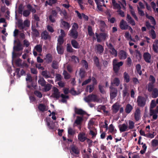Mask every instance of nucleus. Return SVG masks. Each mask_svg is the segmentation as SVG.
Listing matches in <instances>:
<instances>
[{
    "label": "nucleus",
    "mask_w": 158,
    "mask_h": 158,
    "mask_svg": "<svg viewBox=\"0 0 158 158\" xmlns=\"http://www.w3.org/2000/svg\"><path fill=\"white\" fill-rule=\"evenodd\" d=\"M71 44L73 47L75 48L78 49L80 48L78 43L75 40H71Z\"/></svg>",
    "instance_id": "20"
},
{
    "label": "nucleus",
    "mask_w": 158,
    "mask_h": 158,
    "mask_svg": "<svg viewBox=\"0 0 158 158\" xmlns=\"http://www.w3.org/2000/svg\"><path fill=\"white\" fill-rule=\"evenodd\" d=\"M146 99L144 97L139 96L138 97L136 101L138 106L143 107L146 104Z\"/></svg>",
    "instance_id": "4"
},
{
    "label": "nucleus",
    "mask_w": 158,
    "mask_h": 158,
    "mask_svg": "<svg viewBox=\"0 0 158 158\" xmlns=\"http://www.w3.org/2000/svg\"><path fill=\"white\" fill-rule=\"evenodd\" d=\"M52 67L54 69H57L58 68L57 63L56 61L55 60L53 61L52 64Z\"/></svg>",
    "instance_id": "53"
},
{
    "label": "nucleus",
    "mask_w": 158,
    "mask_h": 158,
    "mask_svg": "<svg viewBox=\"0 0 158 158\" xmlns=\"http://www.w3.org/2000/svg\"><path fill=\"white\" fill-rule=\"evenodd\" d=\"M114 126L112 124L110 125L109 128V131L111 133H112V132H115V131H116V130H114Z\"/></svg>",
    "instance_id": "54"
},
{
    "label": "nucleus",
    "mask_w": 158,
    "mask_h": 158,
    "mask_svg": "<svg viewBox=\"0 0 158 158\" xmlns=\"http://www.w3.org/2000/svg\"><path fill=\"white\" fill-rule=\"evenodd\" d=\"M110 98L112 100L117 95L118 90L117 88L112 86L110 87Z\"/></svg>",
    "instance_id": "5"
},
{
    "label": "nucleus",
    "mask_w": 158,
    "mask_h": 158,
    "mask_svg": "<svg viewBox=\"0 0 158 158\" xmlns=\"http://www.w3.org/2000/svg\"><path fill=\"white\" fill-rule=\"evenodd\" d=\"M88 89H89V92L90 93L92 92L94 89V85H88L86 88V89L88 90Z\"/></svg>",
    "instance_id": "50"
},
{
    "label": "nucleus",
    "mask_w": 158,
    "mask_h": 158,
    "mask_svg": "<svg viewBox=\"0 0 158 158\" xmlns=\"http://www.w3.org/2000/svg\"><path fill=\"white\" fill-rule=\"evenodd\" d=\"M118 127L120 132H124L128 130V127L125 123L119 125Z\"/></svg>",
    "instance_id": "13"
},
{
    "label": "nucleus",
    "mask_w": 158,
    "mask_h": 158,
    "mask_svg": "<svg viewBox=\"0 0 158 158\" xmlns=\"http://www.w3.org/2000/svg\"><path fill=\"white\" fill-rule=\"evenodd\" d=\"M30 14V12L29 10H25L23 11V16L24 17H27Z\"/></svg>",
    "instance_id": "56"
},
{
    "label": "nucleus",
    "mask_w": 158,
    "mask_h": 158,
    "mask_svg": "<svg viewBox=\"0 0 158 158\" xmlns=\"http://www.w3.org/2000/svg\"><path fill=\"white\" fill-rule=\"evenodd\" d=\"M119 105H118L116 103H115L113 104L112 106V108L113 113L114 114L116 113L119 110Z\"/></svg>",
    "instance_id": "19"
},
{
    "label": "nucleus",
    "mask_w": 158,
    "mask_h": 158,
    "mask_svg": "<svg viewBox=\"0 0 158 158\" xmlns=\"http://www.w3.org/2000/svg\"><path fill=\"white\" fill-rule=\"evenodd\" d=\"M83 120V117L77 116V117L74 123L77 125H80L81 124Z\"/></svg>",
    "instance_id": "30"
},
{
    "label": "nucleus",
    "mask_w": 158,
    "mask_h": 158,
    "mask_svg": "<svg viewBox=\"0 0 158 158\" xmlns=\"http://www.w3.org/2000/svg\"><path fill=\"white\" fill-rule=\"evenodd\" d=\"M127 65L129 67H130L132 64V60L131 58L130 57H128L127 60Z\"/></svg>",
    "instance_id": "62"
},
{
    "label": "nucleus",
    "mask_w": 158,
    "mask_h": 158,
    "mask_svg": "<svg viewBox=\"0 0 158 158\" xmlns=\"http://www.w3.org/2000/svg\"><path fill=\"white\" fill-rule=\"evenodd\" d=\"M126 22H124L123 20H122L120 23V27L122 30H126L128 28V25L125 24Z\"/></svg>",
    "instance_id": "21"
},
{
    "label": "nucleus",
    "mask_w": 158,
    "mask_h": 158,
    "mask_svg": "<svg viewBox=\"0 0 158 158\" xmlns=\"http://www.w3.org/2000/svg\"><path fill=\"white\" fill-rule=\"evenodd\" d=\"M141 111L139 108H137L134 113V118L135 120L138 121L140 119Z\"/></svg>",
    "instance_id": "8"
},
{
    "label": "nucleus",
    "mask_w": 158,
    "mask_h": 158,
    "mask_svg": "<svg viewBox=\"0 0 158 158\" xmlns=\"http://www.w3.org/2000/svg\"><path fill=\"white\" fill-rule=\"evenodd\" d=\"M124 36L125 38H126L127 40H129L130 39L131 40H132L131 36L130 35L129 32H126Z\"/></svg>",
    "instance_id": "61"
},
{
    "label": "nucleus",
    "mask_w": 158,
    "mask_h": 158,
    "mask_svg": "<svg viewBox=\"0 0 158 158\" xmlns=\"http://www.w3.org/2000/svg\"><path fill=\"white\" fill-rule=\"evenodd\" d=\"M126 20L128 23L132 26L135 25V21L129 14L127 15Z\"/></svg>",
    "instance_id": "14"
},
{
    "label": "nucleus",
    "mask_w": 158,
    "mask_h": 158,
    "mask_svg": "<svg viewBox=\"0 0 158 158\" xmlns=\"http://www.w3.org/2000/svg\"><path fill=\"white\" fill-rule=\"evenodd\" d=\"M152 144L153 147H156L158 145V140L153 139L152 141Z\"/></svg>",
    "instance_id": "59"
},
{
    "label": "nucleus",
    "mask_w": 158,
    "mask_h": 158,
    "mask_svg": "<svg viewBox=\"0 0 158 158\" xmlns=\"http://www.w3.org/2000/svg\"><path fill=\"white\" fill-rule=\"evenodd\" d=\"M57 50L59 54H63L64 53V49L62 45H57Z\"/></svg>",
    "instance_id": "35"
},
{
    "label": "nucleus",
    "mask_w": 158,
    "mask_h": 158,
    "mask_svg": "<svg viewBox=\"0 0 158 158\" xmlns=\"http://www.w3.org/2000/svg\"><path fill=\"white\" fill-rule=\"evenodd\" d=\"M38 108L40 111L44 112L47 110L46 106L42 103L40 104L38 106Z\"/></svg>",
    "instance_id": "26"
},
{
    "label": "nucleus",
    "mask_w": 158,
    "mask_h": 158,
    "mask_svg": "<svg viewBox=\"0 0 158 158\" xmlns=\"http://www.w3.org/2000/svg\"><path fill=\"white\" fill-rule=\"evenodd\" d=\"M41 74L45 78H52L49 73L47 71H44L42 72Z\"/></svg>",
    "instance_id": "29"
},
{
    "label": "nucleus",
    "mask_w": 158,
    "mask_h": 158,
    "mask_svg": "<svg viewBox=\"0 0 158 158\" xmlns=\"http://www.w3.org/2000/svg\"><path fill=\"white\" fill-rule=\"evenodd\" d=\"M124 88L123 91V98L127 96H129V94L128 93L129 87L127 86L126 84H124Z\"/></svg>",
    "instance_id": "15"
},
{
    "label": "nucleus",
    "mask_w": 158,
    "mask_h": 158,
    "mask_svg": "<svg viewBox=\"0 0 158 158\" xmlns=\"http://www.w3.org/2000/svg\"><path fill=\"white\" fill-rule=\"evenodd\" d=\"M93 60L95 65L98 68L100 67V63L98 58L97 56H94L93 57Z\"/></svg>",
    "instance_id": "33"
},
{
    "label": "nucleus",
    "mask_w": 158,
    "mask_h": 158,
    "mask_svg": "<svg viewBox=\"0 0 158 158\" xmlns=\"http://www.w3.org/2000/svg\"><path fill=\"white\" fill-rule=\"evenodd\" d=\"M22 60L20 59H18L15 60V64L19 67L21 66Z\"/></svg>",
    "instance_id": "63"
},
{
    "label": "nucleus",
    "mask_w": 158,
    "mask_h": 158,
    "mask_svg": "<svg viewBox=\"0 0 158 158\" xmlns=\"http://www.w3.org/2000/svg\"><path fill=\"white\" fill-rule=\"evenodd\" d=\"M70 151V152L72 154V153H71V151L76 154H78L80 153V151L78 148L74 145H72L71 146Z\"/></svg>",
    "instance_id": "18"
},
{
    "label": "nucleus",
    "mask_w": 158,
    "mask_h": 158,
    "mask_svg": "<svg viewBox=\"0 0 158 158\" xmlns=\"http://www.w3.org/2000/svg\"><path fill=\"white\" fill-rule=\"evenodd\" d=\"M34 94L39 98L42 97V95L41 93L38 90H35L34 92Z\"/></svg>",
    "instance_id": "51"
},
{
    "label": "nucleus",
    "mask_w": 158,
    "mask_h": 158,
    "mask_svg": "<svg viewBox=\"0 0 158 158\" xmlns=\"http://www.w3.org/2000/svg\"><path fill=\"white\" fill-rule=\"evenodd\" d=\"M23 5L22 4H20L18 7V13L20 14H22L23 11Z\"/></svg>",
    "instance_id": "57"
},
{
    "label": "nucleus",
    "mask_w": 158,
    "mask_h": 158,
    "mask_svg": "<svg viewBox=\"0 0 158 158\" xmlns=\"http://www.w3.org/2000/svg\"><path fill=\"white\" fill-rule=\"evenodd\" d=\"M149 34L152 36L153 39H154L156 38V35L155 31L153 29H152L149 32Z\"/></svg>",
    "instance_id": "45"
},
{
    "label": "nucleus",
    "mask_w": 158,
    "mask_h": 158,
    "mask_svg": "<svg viewBox=\"0 0 158 158\" xmlns=\"http://www.w3.org/2000/svg\"><path fill=\"white\" fill-rule=\"evenodd\" d=\"M51 86L52 85L49 83L46 84L45 86H44V91L45 92L49 91L51 89Z\"/></svg>",
    "instance_id": "41"
},
{
    "label": "nucleus",
    "mask_w": 158,
    "mask_h": 158,
    "mask_svg": "<svg viewBox=\"0 0 158 158\" xmlns=\"http://www.w3.org/2000/svg\"><path fill=\"white\" fill-rule=\"evenodd\" d=\"M109 52L110 54L114 55L115 57H116L117 56V52L114 48L110 49Z\"/></svg>",
    "instance_id": "42"
},
{
    "label": "nucleus",
    "mask_w": 158,
    "mask_h": 158,
    "mask_svg": "<svg viewBox=\"0 0 158 158\" xmlns=\"http://www.w3.org/2000/svg\"><path fill=\"white\" fill-rule=\"evenodd\" d=\"M69 35L72 38L74 39H76L78 37V33L76 30H73V29H71L69 31Z\"/></svg>",
    "instance_id": "11"
},
{
    "label": "nucleus",
    "mask_w": 158,
    "mask_h": 158,
    "mask_svg": "<svg viewBox=\"0 0 158 158\" xmlns=\"http://www.w3.org/2000/svg\"><path fill=\"white\" fill-rule=\"evenodd\" d=\"M63 38L59 36L57 40L58 45H61L63 44L64 42Z\"/></svg>",
    "instance_id": "49"
},
{
    "label": "nucleus",
    "mask_w": 158,
    "mask_h": 158,
    "mask_svg": "<svg viewBox=\"0 0 158 158\" xmlns=\"http://www.w3.org/2000/svg\"><path fill=\"white\" fill-rule=\"evenodd\" d=\"M49 121L50 119H49V120H48L47 118H46V122L47 123V125L49 129L53 130L55 128V126L54 124L53 123V122H52V123L50 124L49 122Z\"/></svg>",
    "instance_id": "28"
},
{
    "label": "nucleus",
    "mask_w": 158,
    "mask_h": 158,
    "mask_svg": "<svg viewBox=\"0 0 158 158\" xmlns=\"http://www.w3.org/2000/svg\"><path fill=\"white\" fill-rule=\"evenodd\" d=\"M118 56L121 60H125L127 57V53L123 50H121L118 53Z\"/></svg>",
    "instance_id": "9"
},
{
    "label": "nucleus",
    "mask_w": 158,
    "mask_h": 158,
    "mask_svg": "<svg viewBox=\"0 0 158 158\" xmlns=\"http://www.w3.org/2000/svg\"><path fill=\"white\" fill-rule=\"evenodd\" d=\"M84 100L86 102L88 103L91 102H98L99 101L97 96L93 94H90L87 96L85 97Z\"/></svg>",
    "instance_id": "1"
},
{
    "label": "nucleus",
    "mask_w": 158,
    "mask_h": 158,
    "mask_svg": "<svg viewBox=\"0 0 158 158\" xmlns=\"http://www.w3.org/2000/svg\"><path fill=\"white\" fill-rule=\"evenodd\" d=\"M152 49L155 52H158V40H155L154 44H153Z\"/></svg>",
    "instance_id": "22"
},
{
    "label": "nucleus",
    "mask_w": 158,
    "mask_h": 158,
    "mask_svg": "<svg viewBox=\"0 0 158 158\" xmlns=\"http://www.w3.org/2000/svg\"><path fill=\"white\" fill-rule=\"evenodd\" d=\"M95 35L98 42H101L102 41H105L108 38V34L105 32L100 33L98 34L97 33H95Z\"/></svg>",
    "instance_id": "3"
},
{
    "label": "nucleus",
    "mask_w": 158,
    "mask_h": 158,
    "mask_svg": "<svg viewBox=\"0 0 158 158\" xmlns=\"http://www.w3.org/2000/svg\"><path fill=\"white\" fill-rule=\"evenodd\" d=\"M129 126L128 127V128L129 129H133L135 127V123H134L131 120H129L128 122Z\"/></svg>",
    "instance_id": "47"
},
{
    "label": "nucleus",
    "mask_w": 158,
    "mask_h": 158,
    "mask_svg": "<svg viewBox=\"0 0 158 158\" xmlns=\"http://www.w3.org/2000/svg\"><path fill=\"white\" fill-rule=\"evenodd\" d=\"M88 32L89 35L90 36H92L94 35V33L93 32L92 27L91 26H88Z\"/></svg>",
    "instance_id": "40"
},
{
    "label": "nucleus",
    "mask_w": 158,
    "mask_h": 158,
    "mask_svg": "<svg viewBox=\"0 0 158 158\" xmlns=\"http://www.w3.org/2000/svg\"><path fill=\"white\" fill-rule=\"evenodd\" d=\"M68 134L70 135H73L75 133V131L70 127L68 128Z\"/></svg>",
    "instance_id": "48"
},
{
    "label": "nucleus",
    "mask_w": 158,
    "mask_h": 158,
    "mask_svg": "<svg viewBox=\"0 0 158 158\" xmlns=\"http://www.w3.org/2000/svg\"><path fill=\"white\" fill-rule=\"evenodd\" d=\"M14 43H16V45L14 46L13 47V49L14 51L18 52L23 50V48L22 47V44L19 40L18 41L15 40Z\"/></svg>",
    "instance_id": "7"
},
{
    "label": "nucleus",
    "mask_w": 158,
    "mask_h": 158,
    "mask_svg": "<svg viewBox=\"0 0 158 158\" xmlns=\"http://www.w3.org/2000/svg\"><path fill=\"white\" fill-rule=\"evenodd\" d=\"M27 8L29 10L30 12H31L33 13H36V11L35 9L33 8L32 6L30 4H28L27 6Z\"/></svg>",
    "instance_id": "38"
},
{
    "label": "nucleus",
    "mask_w": 158,
    "mask_h": 158,
    "mask_svg": "<svg viewBox=\"0 0 158 158\" xmlns=\"http://www.w3.org/2000/svg\"><path fill=\"white\" fill-rule=\"evenodd\" d=\"M119 69L120 68L118 67L115 64L113 65V69L115 73H118L119 70Z\"/></svg>",
    "instance_id": "64"
},
{
    "label": "nucleus",
    "mask_w": 158,
    "mask_h": 158,
    "mask_svg": "<svg viewBox=\"0 0 158 158\" xmlns=\"http://www.w3.org/2000/svg\"><path fill=\"white\" fill-rule=\"evenodd\" d=\"M152 93V97L153 98H156L158 97V89L156 88H154Z\"/></svg>",
    "instance_id": "31"
},
{
    "label": "nucleus",
    "mask_w": 158,
    "mask_h": 158,
    "mask_svg": "<svg viewBox=\"0 0 158 158\" xmlns=\"http://www.w3.org/2000/svg\"><path fill=\"white\" fill-rule=\"evenodd\" d=\"M78 140L81 142H84L87 139V137L85 136V134L84 132L80 133L78 135Z\"/></svg>",
    "instance_id": "10"
},
{
    "label": "nucleus",
    "mask_w": 158,
    "mask_h": 158,
    "mask_svg": "<svg viewBox=\"0 0 158 158\" xmlns=\"http://www.w3.org/2000/svg\"><path fill=\"white\" fill-rule=\"evenodd\" d=\"M52 96L53 98H56L57 99H58L60 96V93H53L52 94Z\"/></svg>",
    "instance_id": "58"
},
{
    "label": "nucleus",
    "mask_w": 158,
    "mask_h": 158,
    "mask_svg": "<svg viewBox=\"0 0 158 158\" xmlns=\"http://www.w3.org/2000/svg\"><path fill=\"white\" fill-rule=\"evenodd\" d=\"M63 74L64 75V78L65 79H69L70 78L69 74L65 70L64 71Z\"/></svg>",
    "instance_id": "55"
},
{
    "label": "nucleus",
    "mask_w": 158,
    "mask_h": 158,
    "mask_svg": "<svg viewBox=\"0 0 158 158\" xmlns=\"http://www.w3.org/2000/svg\"><path fill=\"white\" fill-rule=\"evenodd\" d=\"M61 23L62 25L63 26L65 29L68 30L70 27V24L68 22L63 21V20H61Z\"/></svg>",
    "instance_id": "23"
},
{
    "label": "nucleus",
    "mask_w": 158,
    "mask_h": 158,
    "mask_svg": "<svg viewBox=\"0 0 158 158\" xmlns=\"http://www.w3.org/2000/svg\"><path fill=\"white\" fill-rule=\"evenodd\" d=\"M133 109V107L129 104H127L125 109V112L127 114L130 113Z\"/></svg>",
    "instance_id": "27"
},
{
    "label": "nucleus",
    "mask_w": 158,
    "mask_h": 158,
    "mask_svg": "<svg viewBox=\"0 0 158 158\" xmlns=\"http://www.w3.org/2000/svg\"><path fill=\"white\" fill-rule=\"evenodd\" d=\"M42 38L44 40L51 39V36L49 35L48 32L46 30L44 31L41 34Z\"/></svg>",
    "instance_id": "17"
},
{
    "label": "nucleus",
    "mask_w": 158,
    "mask_h": 158,
    "mask_svg": "<svg viewBox=\"0 0 158 158\" xmlns=\"http://www.w3.org/2000/svg\"><path fill=\"white\" fill-rule=\"evenodd\" d=\"M123 78L124 81H125L126 83H128L130 81V76L129 74L126 72L124 73Z\"/></svg>",
    "instance_id": "34"
},
{
    "label": "nucleus",
    "mask_w": 158,
    "mask_h": 158,
    "mask_svg": "<svg viewBox=\"0 0 158 158\" xmlns=\"http://www.w3.org/2000/svg\"><path fill=\"white\" fill-rule=\"evenodd\" d=\"M136 70L137 73L139 75H141L142 74V72L141 70V66L139 64H137L135 66Z\"/></svg>",
    "instance_id": "36"
},
{
    "label": "nucleus",
    "mask_w": 158,
    "mask_h": 158,
    "mask_svg": "<svg viewBox=\"0 0 158 158\" xmlns=\"http://www.w3.org/2000/svg\"><path fill=\"white\" fill-rule=\"evenodd\" d=\"M104 86L102 85H98V88L100 92L102 94H104L105 93V91L104 89Z\"/></svg>",
    "instance_id": "52"
},
{
    "label": "nucleus",
    "mask_w": 158,
    "mask_h": 158,
    "mask_svg": "<svg viewBox=\"0 0 158 158\" xmlns=\"http://www.w3.org/2000/svg\"><path fill=\"white\" fill-rule=\"evenodd\" d=\"M66 50L67 52H73V49L72 48L70 44H68L67 45Z\"/></svg>",
    "instance_id": "44"
},
{
    "label": "nucleus",
    "mask_w": 158,
    "mask_h": 158,
    "mask_svg": "<svg viewBox=\"0 0 158 158\" xmlns=\"http://www.w3.org/2000/svg\"><path fill=\"white\" fill-rule=\"evenodd\" d=\"M95 49L96 53L100 55H102L104 50L103 47L101 44H97L95 45Z\"/></svg>",
    "instance_id": "6"
},
{
    "label": "nucleus",
    "mask_w": 158,
    "mask_h": 158,
    "mask_svg": "<svg viewBox=\"0 0 158 158\" xmlns=\"http://www.w3.org/2000/svg\"><path fill=\"white\" fill-rule=\"evenodd\" d=\"M38 83L40 85L42 86H45L46 82L44 78L42 77L40 78L38 81Z\"/></svg>",
    "instance_id": "37"
},
{
    "label": "nucleus",
    "mask_w": 158,
    "mask_h": 158,
    "mask_svg": "<svg viewBox=\"0 0 158 158\" xmlns=\"http://www.w3.org/2000/svg\"><path fill=\"white\" fill-rule=\"evenodd\" d=\"M153 84H152L151 83H148V91L149 92L152 91L154 88Z\"/></svg>",
    "instance_id": "46"
},
{
    "label": "nucleus",
    "mask_w": 158,
    "mask_h": 158,
    "mask_svg": "<svg viewBox=\"0 0 158 158\" xmlns=\"http://www.w3.org/2000/svg\"><path fill=\"white\" fill-rule=\"evenodd\" d=\"M35 49L38 52L41 53L42 51V45L38 44L35 47Z\"/></svg>",
    "instance_id": "39"
},
{
    "label": "nucleus",
    "mask_w": 158,
    "mask_h": 158,
    "mask_svg": "<svg viewBox=\"0 0 158 158\" xmlns=\"http://www.w3.org/2000/svg\"><path fill=\"white\" fill-rule=\"evenodd\" d=\"M31 30L32 31V34L33 36L35 37H38L39 35V31L35 28V26H33L31 27Z\"/></svg>",
    "instance_id": "25"
},
{
    "label": "nucleus",
    "mask_w": 158,
    "mask_h": 158,
    "mask_svg": "<svg viewBox=\"0 0 158 158\" xmlns=\"http://www.w3.org/2000/svg\"><path fill=\"white\" fill-rule=\"evenodd\" d=\"M75 113L78 114L83 115L87 114L86 112L81 109H77L75 110Z\"/></svg>",
    "instance_id": "32"
},
{
    "label": "nucleus",
    "mask_w": 158,
    "mask_h": 158,
    "mask_svg": "<svg viewBox=\"0 0 158 158\" xmlns=\"http://www.w3.org/2000/svg\"><path fill=\"white\" fill-rule=\"evenodd\" d=\"M26 80L27 81H28L29 82H31L32 81V78L30 74H27L26 78Z\"/></svg>",
    "instance_id": "60"
},
{
    "label": "nucleus",
    "mask_w": 158,
    "mask_h": 158,
    "mask_svg": "<svg viewBox=\"0 0 158 158\" xmlns=\"http://www.w3.org/2000/svg\"><path fill=\"white\" fill-rule=\"evenodd\" d=\"M120 83V81L119 79L117 77H115L113 80L112 82H111V84L113 85L118 86L119 85Z\"/></svg>",
    "instance_id": "24"
},
{
    "label": "nucleus",
    "mask_w": 158,
    "mask_h": 158,
    "mask_svg": "<svg viewBox=\"0 0 158 158\" xmlns=\"http://www.w3.org/2000/svg\"><path fill=\"white\" fill-rule=\"evenodd\" d=\"M143 57L144 60L146 62L148 63L150 62L151 56L149 53L148 52L145 53L143 54Z\"/></svg>",
    "instance_id": "16"
},
{
    "label": "nucleus",
    "mask_w": 158,
    "mask_h": 158,
    "mask_svg": "<svg viewBox=\"0 0 158 158\" xmlns=\"http://www.w3.org/2000/svg\"><path fill=\"white\" fill-rule=\"evenodd\" d=\"M30 25V21L28 19L24 20L23 23L22 20L18 21V27L20 30H23L25 27H29Z\"/></svg>",
    "instance_id": "2"
},
{
    "label": "nucleus",
    "mask_w": 158,
    "mask_h": 158,
    "mask_svg": "<svg viewBox=\"0 0 158 158\" xmlns=\"http://www.w3.org/2000/svg\"><path fill=\"white\" fill-rule=\"evenodd\" d=\"M44 59L47 63L48 64L51 63L53 59L52 55L50 53L47 54L46 55Z\"/></svg>",
    "instance_id": "12"
},
{
    "label": "nucleus",
    "mask_w": 158,
    "mask_h": 158,
    "mask_svg": "<svg viewBox=\"0 0 158 158\" xmlns=\"http://www.w3.org/2000/svg\"><path fill=\"white\" fill-rule=\"evenodd\" d=\"M79 75L81 78H84L85 76V71L84 69H81L80 70Z\"/></svg>",
    "instance_id": "43"
}]
</instances>
